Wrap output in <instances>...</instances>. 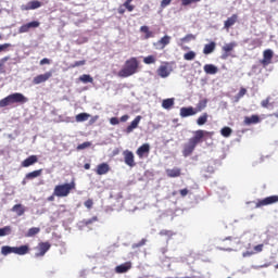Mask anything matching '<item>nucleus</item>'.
Instances as JSON below:
<instances>
[{
  "instance_id": "6",
  "label": "nucleus",
  "mask_w": 278,
  "mask_h": 278,
  "mask_svg": "<svg viewBox=\"0 0 278 278\" xmlns=\"http://www.w3.org/2000/svg\"><path fill=\"white\" fill-rule=\"evenodd\" d=\"M236 47H238V43H236L235 41L224 45L222 48L223 53H222L220 59L227 60V58H231V51H233V49H236Z\"/></svg>"
},
{
  "instance_id": "53",
  "label": "nucleus",
  "mask_w": 278,
  "mask_h": 278,
  "mask_svg": "<svg viewBox=\"0 0 278 278\" xmlns=\"http://www.w3.org/2000/svg\"><path fill=\"white\" fill-rule=\"evenodd\" d=\"M263 250H264V244H258L254 247V251H256V253H262Z\"/></svg>"
},
{
  "instance_id": "9",
  "label": "nucleus",
  "mask_w": 278,
  "mask_h": 278,
  "mask_svg": "<svg viewBox=\"0 0 278 278\" xmlns=\"http://www.w3.org/2000/svg\"><path fill=\"white\" fill-rule=\"evenodd\" d=\"M38 27H40V22L38 21L29 22V23L23 24L18 28V34H27L30 29H38Z\"/></svg>"
},
{
  "instance_id": "42",
  "label": "nucleus",
  "mask_w": 278,
  "mask_h": 278,
  "mask_svg": "<svg viewBox=\"0 0 278 278\" xmlns=\"http://www.w3.org/2000/svg\"><path fill=\"white\" fill-rule=\"evenodd\" d=\"M180 40H181V42H191V40H197V36L192 35V34H188Z\"/></svg>"
},
{
  "instance_id": "13",
  "label": "nucleus",
  "mask_w": 278,
  "mask_h": 278,
  "mask_svg": "<svg viewBox=\"0 0 278 278\" xmlns=\"http://www.w3.org/2000/svg\"><path fill=\"white\" fill-rule=\"evenodd\" d=\"M168 45H170V36L165 35L159 41L154 42L153 47H155V49L162 50V49H166Z\"/></svg>"
},
{
  "instance_id": "64",
  "label": "nucleus",
  "mask_w": 278,
  "mask_h": 278,
  "mask_svg": "<svg viewBox=\"0 0 278 278\" xmlns=\"http://www.w3.org/2000/svg\"><path fill=\"white\" fill-rule=\"evenodd\" d=\"M275 1H277V0H270V3H275Z\"/></svg>"
},
{
  "instance_id": "44",
  "label": "nucleus",
  "mask_w": 278,
  "mask_h": 278,
  "mask_svg": "<svg viewBox=\"0 0 278 278\" xmlns=\"http://www.w3.org/2000/svg\"><path fill=\"white\" fill-rule=\"evenodd\" d=\"M91 146L92 143L90 141H86L77 146V151H84V149H88V147H91Z\"/></svg>"
},
{
  "instance_id": "33",
  "label": "nucleus",
  "mask_w": 278,
  "mask_h": 278,
  "mask_svg": "<svg viewBox=\"0 0 278 278\" xmlns=\"http://www.w3.org/2000/svg\"><path fill=\"white\" fill-rule=\"evenodd\" d=\"M42 175V169H37L26 174L25 179H36V177H40Z\"/></svg>"
},
{
  "instance_id": "50",
  "label": "nucleus",
  "mask_w": 278,
  "mask_h": 278,
  "mask_svg": "<svg viewBox=\"0 0 278 278\" xmlns=\"http://www.w3.org/2000/svg\"><path fill=\"white\" fill-rule=\"evenodd\" d=\"M179 194H180V197H188V194H190V190H188V189H180L179 190Z\"/></svg>"
},
{
  "instance_id": "30",
  "label": "nucleus",
  "mask_w": 278,
  "mask_h": 278,
  "mask_svg": "<svg viewBox=\"0 0 278 278\" xmlns=\"http://www.w3.org/2000/svg\"><path fill=\"white\" fill-rule=\"evenodd\" d=\"M210 118V115L207 113H203L202 115H200L197 119V125H199V127H203V125H205V123H207V119Z\"/></svg>"
},
{
  "instance_id": "60",
  "label": "nucleus",
  "mask_w": 278,
  "mask_h": 278,
  "mask_svg": "<svg viewBox=\"0 0 278 278\" xmlns=\"http://www.w3.org/2000/svg\"><path fill=\"white\" fill-rule=\"evenodd\" d=\"M84 168H85V170H90V164H89V163H86V164L84 165Z\"/></svg>"
},
{
  "instance_id": "41",
  "label": "nucleus",
  "mask_w": 278,
  "mask_h": 278,
  "mask_svg": "<svg viewBox=\"0 0 278 278\" xmlns=\"http://www.w3.org/2000/svg\"><path fill=\"white\" fill-rule=\"evenodd\" d=\"M159 235L165 236L166 238H173L175 236V232H173V230L163 229L159 232Z\"/></svg>"
},
{
  "instance_id": "51",
  "label": "nucleus",
  "mask_w": 278,
  "mask_h": 278,
  "mask_svg": "<svg viewBox=\"0 0 278 278\" xmlns=\"http://www.w3.org/2000/svg\"><path fill=\"white\" fill-rule=\"evenodd\" d=\"M110 123L111 125H119L121 119H118V117H111Z\"/></svg>"
},
{
  "instance_id": "29",
  "label": "nucleus",
  "mask_w": 278,
  "mask_h": 278,
  "mask_svg": "<svg viewBox=\"0 0 278 278\" xmlns=\"http://www.w3.org/2000/svg\"><path fill=\"white\" fill-rule=\"evenodd\" d=\"M175 105V98H168L162 101V108L164 110H170Z\"/></svg>"
},
{
  "instance_id": "54",
  "label": "nucleus",
  "mask_w": 278,
  "mask_h": 278,
  "mask_svg": "<svg viewBox=\"0 0 278 278\" xmlns=\"http://www.w3.org/2000/svg\"><path fill=\"white\" fill-rule=\"evenodd\" d=\"M45 64H51V60L45 58L40 61V66H45Z\"/></svg>"
},
{
  "instance_id": "59",
  "label": "nucleus",
  "mask_w": 278,
  "mask_h": 278,
  "mask_svg": "<svg viewBox=\"0 0 278 278\" xmlns=\"http://www.w3.org/2000/svg\"><path fill=\"white\" fill-rule=\"evenodd\" d=\"M190 3H193V0H182L181 5H190Z\"/></svg>"
},
{
  "instance_id": "7",
  "label": "nucleus",
  "mask_w": 278,
  "mask_h": 278,
  "mask_svg": "<svg viewBox=\"0 0 278 278\" xmlns=\"http://www.w3.org/2000/svg\"><path fill=\"white\" fill-rule=\"evenodd\" d=\"M36 249H37V253H35V257H45L49 249H51V243L39 242Z\"/></svg>"
},
{
  "instance_id": "36",
  "label": "nucleus",
  "mask_w": 278,
  "mask_h": 278,
  "mask_svg": "<svg viewBox=\"0 0 278 278\" xmlns=\"http://www.w3.org/2000/svg\"><path fill=\"white\" fill-rule=\"evenodd\" d=\"M10 233H12L11 226H4L3 228H0V238H3L4 236H10Z\"/></svg>"
},
{
  "instance_id": "2",
  "label": "nucleus",
  "mask_w": 278,
  "mask_h": 278,
  "mask_svg": "<svg viewBox=\"0 0 278 278\" xmlns=\"http://www.w3.org/2000/svg\"><path fill=\"white\" fill-rule=\"evenodd\" d=\"M140 67V63L136 56H132L126 60L124 67L118 72V77H131V75H136L138 73V68Z\"/></svg>"
},
{
  "instance_id": "35",
  "label": "nucleus",
  "mask_w": 278,
  "mask_h": 278,
  "mask_svg": "<svg viewBox=\"0 0 278 278\" xmlns=\"http://www.w3.org/2000/svg\"><path fill=\"white\" fill-rule=\"evenodd\" d=\"M38 233H40V228L39 227H33L27 231L26 238H34V236H38Z\"/></svg>"
},
{
  "instance_id": "28",
  "label": "nucleus",
  "mask_w": 278,
  "mask_h": 278,
  "mask_svg": "<svg viewBox=\"0 0 278 278\" xmlns=\"http://www.w3.org/2000/svg\"><path fill=\"white\" fill-rule=\"evenodd\" d=\"M215 49H216V42L212 41L208 45L204 46L203 53L204 55H210V53H214Z\"/></svg>"
},
{
  "instance_id": "46",
  "label": "nucleus",
  "mask_w": 278,
  "mask_h": 278,
  "mask_svg": "<svg viewBox=\"0 0 278 278\" xmlns=\"http://www.w3.org/2000/svg\"><path fill=\"white\" fill-rule=\"evenodd\" d=\"M84 205L85 207H87V210H92V205H94V201H92V199H88L87 201H85Z\"/></svg>"
},
{
  "instance_id": "45",
  "label": "nucleus",
  "mask_w": 278,
  "mask_h": 278,
  "mask_svg": "<svg viewBox=\"0 0 278 278\" xmlns=\"http://www.w3.org/2000/svg\"><path fill=\"white\" fill-rule=\"evenodd\" d=\"M147 244V239H141L138 243L132 244V249H140V247H144Z\"/></svg>"
},
{
  "instance_id": "11",
  "label": "nucleus",
  "mask_w": 278,
  "mask_h": 278,
  "mask_svg": "<svg viewBox=\"0 0 278 278\" xmlns=\"http://www.w3.org/2000/svg\"><path fill=\"white\" fill-rule=\"evenodd\" d=\"M275 203H278V195H270V197L264 198L263 200H258L256 202V207H264L266 205H273Z\"/></svg>"
},
{
  "instance_id": "38",
  "label": "nucleus",
  "mask_w": 278,
  "mask_h": 278,
  "mask_svg": "<svg viewBox=\"0 0 278 278\" xmlns=\"http://www.w3.org/2000/svg\"><path fill=\"white\" fill-rule=\"evenodd\" d=\"M232 131L233 130L230 127L226 126V127L222 128L220 134L224 138H229V136H231Z\"/></svg>"
},
{
  "instance_id": "63",
  "label": "nucleus",
  "mask_w": 278,
  "mask_h": 278,
  "mask_svg": "<svg viewBox=\"0 0 278 278\" xmlns=\"http://www.w3.org/2000/svg\"><path fill=\"white\" fill-rule=\"evenodd\" d=\"M27 184V179H23V181H22V186H25Z\"/></svg>"
},
{
  "instance_id": "31",
  "label": "nucleus",
  "mask_w": 278,
  "mask_h": 278,
  "mask_svg": "<svg viewBox=\"0 0 278 278\" xmlns=\"http://www.w3.org/2000/svg\"><path fill=\"white\" fill-rule=\"evenodd\" d=\"M90 118V114L88 113H79L75 116L76 123H86Z\"/></svg>"
},
{
  "instance_id": "8",
  "label": "nucleus",
  "mask_w": 278,
  "mask_h": 278,
  "mask_svg": "<svg viewBox=\"0 0 278 278\" xmlns=\"http://www.w3.org/2000/svg\"><path fill=\"white\" fill-rule=\"evenodd\" d=\"M123 156L126 166H129L130 168H134V166H136V156L134 155V152L125 150L123 151Z\"/></svg>"
},
{
  "instance_id": "16",
  "label": "nucleus",
  "mask_w": 278,
  "mask_h": 278,
  "mask_svg": "<svg viewBox=\"0 0 278 278\" xmlns=\"http://www.w3.org/2000/svg\"><path fill=\"white\" fill-rule=\"evenodd\" d=\"M159 77H162L163 79H166L168 75H170V68L168 67V63H165L164 65H161L156 71Z\"/></svg>"
},
{
  "instance_id": "22",
  "label": "nucleus",
  "mask_w": 278,
  "mask_h": 278,
  "mask_svg": "<svg viewBox=\"0 0 278 278\" xmlns=\"http://www.w3.org/2000/svg\"><path fill=\"white\" fill-rule=\"evenodd\" d=\"M38 162V156L30 155L26 160L22 162L23 168H29V166H34Z\"/></svg>"
},
{
  "instance_id": "55",
  "label": "nucleus",
  "mask_w": 278,
  "mask_h": 278,
  "mask_svg": "<svg viewBox=\"0 0 278 278\" xmlns=\"http://www.w3.org/2000/svg\"><path fill=\"white\" fill-rule=\"evenodd\" d=\"M92 223H97V217H92L91 219L85 220V225H92Z\"/></svg>"
},
{
  "instance_id": "5",
  "label": "nucleus",
  "mask_w": 278,
  "mask_h": 278,
  "mask_svg": "<svg viewBox=\"0 0 278 278\" xmlns=\"http://www.w3.org/2000/svg\"><path fill=\"white\" fill-rule=\"evenodd\" d=\"M10 253H14L15 255H27L29 253V245H21V247H9L4 245L1 248L2 255H10Z\"/></svg>"
},
{
  "instance_id": "17",
  "label": "nucleus",
  "mask_w": 278,
  "mask_h": 278,
  "mask_svg": "<svg viewBox=\"0 0 278 278\" xmlns=\"http://www.w3.org/2000/svg\"><path fill=\"white\" fill-rule=\"evenodd\" d=\"M197 115V111H194V108L192 106H184L180 109V116L181 118H188V116H194Z\"/></svg>"
},
{
  "instance_id": "34",
  "label": "nucleus",
  "mask_w": 278,
  "mask_h": 278,
  "mask_svg": "<svg viewBox=\"0 0 278 278\" xmlns=\"http://www.w3.org/2000/svg\"><path fill=\"white\" fill-rule=\"evenodd\" d=\"M78 79L83 84H92V81H94V78H92V76H90L89 74H84V75L79 76Z\"/></svg>"
},
{
  "instance_id": "32",
  "label": "nucleus",
  "mask_w": 278,
  "mask_h": 278,
  "mask_svg": "<svg viewBox=\"0 0 278 278\" xmlns=\"http://www.w3.org/2000/svg\"><path fill=\"white\" fill-rule=\"evenodd\" d=\"M12 212H15L17 216H23V214H25V206H23V204H15L12 207Z\"/></svg>"
},
{
  "instance_id": "12",
  "label": "nucleus",
  "mask_w": 278,
  "mask_h": 278,
  "mask_svg": "<svg viewBox=\"0 0 278 278\" xmlns=\"http://www.w3.org/2000/svg\"><path fill=\"white\" fill-rule=\"evenodd\" d=\"M136 153L139 160L149 157V153H151V146L149 143H143L141 147L137 149Z\"/></svg>"
},
{
  "instance_id": "25",
  "label": "nucleus",
  "mask_w": 278,
  "mask_h": 278,
  "mask_svg": "<svg viewBox=\"0 0 278 278\" xmlns=\"http://www.w3.org/2000/svg\"><path fill=\"white\" fill-rule=\"evenodd\" d=\"M203 68L206 75H216L218 73V67L214 64H205Z\"/></svg>"
},
{
  "instance_id": "4",
  "label": "nucleus",
  "mask_w": 278,
  "mask_h": 278,
  "mask_svg": "<svg viewBox=\"0 0 278 278\" xmlns=\"http://www.w3.org/2000/svg\"><path fill=\"white\" fill-rule=\"evenodd\" d=\"M75 188H76V185L74 180L63 185H56L53 190V197H59V198L68 197V194H71V192H73Z\"/></svg>"
},
{
  "instance_id": "61",
  "label": "nucleus",
  "mask_w": 278,
  "mask_h": 278,
  "mask_svg": "<svg viewBox=\"0 0 278 278\" xmlns=\"http://www.w3.org/2000/svg\"><path fill=\"white\" fill-rule=\"evenodd\" d=\"M48 201H55V195H50L49 198H48Z\"/></svg>"
},
{
  "instance_id": "19",
  "label": "nucleus",
  "mask_w": 278,
  "mask_h": 278,
  "mask_svg": "<svg viewBox=\"0 0 278 278\" xmlns=\"http://www.w3.org/2000/svg\"><path fill=\"white\" fill-rule=\"evenodd\" d=\"M140 121H142V116L138 115L135 119L130 123V125L126 128V134H131L134 129H138V125H140Z\"/></svg>"
},
{
  "instance_id": "3",
  "label": "nucleus",
  "mask_w": 278,
  "mask_h": 278,
  "mask_svg": "<svg viewBox=\"0 0 278 278\" xmlns=\"http://www.w3.org/2000/svg\"><path fill=\"white\" fill-rule=\"evenodd\" d=\"M29 100L23 93L15 92L7 96L0 100V108H8V105H14V103H27Z\"/></svg>"
},
{
  "instance_id": "26",
  "label": "nucleus",
  "mask_w": 278,
  "mask_h": 278,
  "mask_svg": "<svg viewBox=\"0 0 278 278\" xmlns=\"http://www.w3.org/2000/svg\"><path fill=\"white\" fill-rule=\"evenodd\" d=\"M167 177L175 178V177H181V168L174 167L172 169H166Z\"/></svg>"
},
{
  "instance_id": "57",
  "label": "nucleus",
  "mask_w": 278,
  "mask_h": 278,
  "mask_svg": "<svg viewBox=\"0 0 278 278\" xmlns=\"http://www.w3.org/2000/svg\"><path fill=\"white\" fill-rule=\"evenodd\" d=\"M117 12H118V14H122V15L125 14V7L123 4H121L117 9Z\"/></svg>"
},
{
  "instance_id": "47",
  "label": "nucleus",
  "mask_w": 278,
  "mask_h": 278,
  "mask_svg": "<svg viewBox=\"0 0 278 278\" xmlns=\"http://www.w3.org/2000/svg\"><path fill=\"white\" fill-rule=\"evenodd\" d=\"M244 94H247V88L241 87L239 92L237 93V99H242V97H244Z\"/></svg>"
},
{
  "instance_id": "23",
  "label": "nucleus",
  "mask_w": 278,
  "mask_h": 278,
  "mask_svg": "<svg viewBox=\"0 0 278 278\" xmlns=\"http://www.w3.org/2000/svg\"><path fill=\"white\" fill-rule=\"evenodd\" d=\"M97 175H108L110 173V165L108 163H101L97 166Z\"/></svg>"
},
{
  "instance_id": "14",
  "label": "nucleus",
  "mask_w": 278,
  "mask_h": 278,
  "mask_svg": "<svg viewBox=\"0 0 278 278\" xmlns=\"http://www.w3.org/2000/svg\"><path fill=\"white\" fill-rule=\"evenodd\" d=\"M38 8H42V2L38 0L29 1L27 4H23L21 10L27 12L29 10H38Z\"/></svg>"
},
{
  "instance_id": "48",
  "label": "nucleus",
  "mask_w": 278,
  "mask_h": 278,
  "mask_svg": "<svg viewBox=\"0 0 278 278\" xmlns=\"http://www.w3.org/2000/svg\"><path fill=\"white\" fill-rule=\"evenodd\" d=\"M10 47H12L11 43L0 45V53H3V51H8V49H10Z\"/></svg>"
},
{
  "instance_id": "58",
  "label": "nucleus",
  "mask_w": 278,
  "mask_h": 278,
  "mask_svg": "<svg viewBox=\"0 0 278 278\" xmlns=\"http://www.w3.org/2000/svg\"><path fill=\"white\" fill-rule=\"evenodd\" d=\"M121 123H127L129 121V115H123L121 118H119Z\"/></svg>"
},
{
  "instance_id": "20",
  "label": "nucleus",
  "mask_w": 278,
  "mask_h": 278,
  "mask_svg": "<svg viewBox=\"0 0 278 278\" xmlns=\"http://www.w3.org/2000/svg\"><path fill=\"white\" fill-rule=\"evenodd\" d=\"M236 23H238V14H232L224 22V29H229L230 27H233Z\"/></svg>"
},
{
  "instance_id": "10",
  "label": "nucleus",
  "mask_w": 278,
  "mask_h": 278,
  "mask_svg": "<svg viewBox=\"0 0 278 278\" xmlns=\"http://www.w3.org/2000/svg\"><path fill=\"white\" fill-rule=\"evenodd\" d=\"M53 77V72H46L45 74L37 75L33 78V84L38 86L40 84H45V81H49Z\"/></svg>"
},
{
  "instance_id": "15",
  "label": "nucleus",
  "mask_w": 278,
  "mask_h": 278,
  "mask_svg": "<svg viewBox=\"0 0 278 278\" xmlns=\"http://www.w3.org/2000/svg\"><path fill=\"white\" fill-rule=\"evenodd\" d=\"M131 266H132L131 262L123 263L115 267V273H117V275H123L125 273H129V270H131Z\"/></svg>"
},
{
  "instance_id": "56",
  "label": "nucleus",
  "mask_w": 278,
  "mask_h": 278,
  "mask_svg": "<svg viewBox=\"0 0 278 278\" xmlns=\"http://www.w3.org/2000/svg\"><path fill=\"white\" fill-rule=\"evenodd\" d=\"M97 121H99V116L98 115H96V116L90 118L89 125H94V123H97Z\"/></svg>"
},
{
  "instance_id": "52",
  "label": "nucleus",
  "mask_w": 278,
  "mask_h": 278,
  "mask_svg": "<svg viewBox=\"0 0 278 278\" xmlns=\"http://www.w3.org/2000/svg\"><path fill=\"white\" fill-rule=\"evenodd\" d=\"M173 0H162L161 1V8H167V5H170V2Z\"/></svg>"
},
{
  "instance_id": "37",
  "label": "nucleus",
  "mask_w": 278,
  "mask_h": 278,
  "mask_svg": "<svg viewBox=\"0 0 278 278\" xmlns=\"http://www.w3.org/2000/svg\"><path fill=\"white\" fill-rule=\"evenodd\" d=\"M194 58H197V52L194 51H189L184 54V60H186L187 62H191L192 60H194Z\"/></svg>"
},
{
  "instance_id": "21",
  "label": "nucleus",
  "mask_w": 278,
  "mask_h": 278,
  "mask_svg": "<svg viewBox=\"0 0 278 278\" xmlns=\"http://www.w3.org/2000/svg\"><path fill=\"white\" fill-rule=\"evenodd\" d=\"M261 122L260 115L245 116L243 119L244 125H257Z\"/></svg>"
},
{
  "instance_id": "18",
  "label": "nucleus",
  "mask_w": 278,
  "mask_h": 278,
  "mask_svg": "<svg viewBox=\"0 0 278 278\" xmlns=\"http://www.w3.org/2000/svg\"><path fill=\"white\" fill-rule=\"evenodd\" d=\"M273 62V50H265L263 52V60L261 61V64L264 66H268Z\"/></svg>"
},
{
  "instance_id": "62",
  "label": "nucleus",
  "mask_w": 278,
  "mask_h": 278,
  "mask_svg": "<svg viewBox=\"0 0 278 278\" xmlns=\"http://www.w3.org/2000/svg\"><path fill=\"white\" fill-rule=\"evenodd\" d=\"M267 105H268V101H263V102H262V106H263V108H267Z\"/></svg>"
},
{
  "instance_id": "1",
  "label": "nucleus",
  "mask_w": 278,
  "mask_h": 278,
  "mask_svg": "<svg viewBox=\"0 0 278 278\" xmlns=\"http://www.w3.org/2000/svg\"><path fill=\"white\" fill-rule=\"evenodd\" d=\"M205 136H214V132L212 131H206L203 129H199L194 131V136L191 137L187 143L184 144L182 147V155L184 157H190V155H192V153H194V149H197L198 144H201V142H203V138H205Z\"/></svg>"
},
{
  "instance_id": "39",
  "label": "nucleus",
  "mask_w": 278,
  "mask_h": 278,
  "mask_svg": "<svg viewBox=\"0 0 278 278\" xmlns=\"http://www.w3.org/2000/svg\"><path fill=\"white\" fill-rule=\"evenodd\" d=\"M132 0H126L122 5L127 9L128 12H134L136 5L131 4Z\"/></svg>"
},
{
  "instance_id": "24",
  "label": "nucleus",
  "mask_w": 278,
  "mask_h": 278,
  "mask_svg": "<svg viewBox=\"0 0 278 278\" xmlns=\"http://www.w3.org/2000/svg\"><path fill=\"white\" fill-rule=\"evenodd\" d=\"M140 31L141 34H144V40H149V38H155V33H153V30H151L149 26H141Z\"/></svg>"
},
{
  "instance_id": "40",
  "label": "nucleus",
  "mask_w": 278,
  "mask_h": 278,
  "mask_svg": "<svg viewBox=\"0 0 278 278\" xmlns=\"http://www.w3.org/2000/svg\"><path fill=\"white\" fill-rule=\"evenodd\" d=\"M143 62L146 64H155V62H157V59L155 58V55H148L143 59Z\"/></svg>"
},
{
  "instance_id": "27",
  "label": "nucleus",
  "mask_w": 278,
  "mask_h": 278,
  "mask_svg": "<svg viewBox=\"0 0 278 278\" xmlns=\"http://www.w3.org/2000/svg\"><path fill=\"white\" fill-rule=\"evenodd\" d=\"M207 108V99L200 100L197 104V108L193 109L195 111V114H199V112H203Z\"/></svg>"
},
{
  "instance_id": "49",
  "label": "nucleus",
  "mask_w": 278,
  "mask_h": 278,
  "mask_svg": "<svg viewBox=\"0 0 278 278\" xmlns=\"http://www.w3.org/2000/svg\"><path fill=\"white\" fill-rule=\"evenodd\" d=\"M85 64H86V60L76 61V62L72 65V68H76L77 66H84Z\"/></svg>"
},
{
  "instance_id": "43",
  "label": "nucleus",
  "mask_w": 278,
  "mask_h": 278,
  "mask_svg": "<svg viewBox=\"0 0 278 278\" xmlns=\"http://www.w3.org/2000/svg\"><path fill=\"white\" fill-rule=\"evenodd\" d=\"M10 60V56H4L0 60V73H5V70L3 68L5 66V62Z\"/></svg>"
}]
</instances>
